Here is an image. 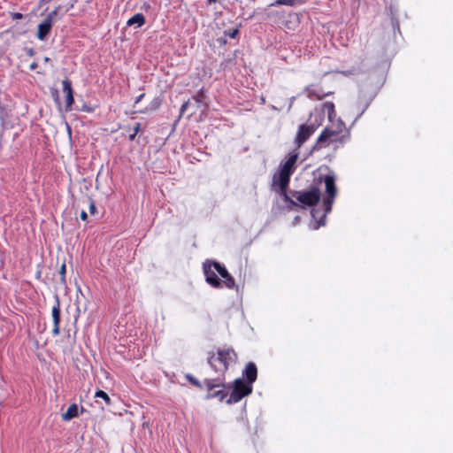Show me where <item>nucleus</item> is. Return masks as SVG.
<instances>
[{
    "mask_svg": "<svg viewBox=\"0 0 453 453\" xmlns=\"http://www.w3.org/2000/svg\"><path fill=\"white\" fill-rule=\"evenodd\" d=\"M298 157L299 152L297 150L290 152L288 157L280 163L278 171L273 174L272 179V189L282 196L283 200L288 203L287 206L288 211H292L294 206L298 205L291 199L287 191L290 176L296 171Z\"/></svg>",
    "mask_w": 453,
    "mask_h": 453,
    "instance_id": "nucleus-1",
    "label": "nucleus"
},
{
    "mask_svg": "<svg viewBox=\"0 0 453 453\" xmlns=\"http://www.w3.org/2000/svg\"><path fill=\"white\" fill-rule=\"evenodd\" d=\"M207 359L210 366L219 373V376L215 379L205 380V386L209 391L216 388H224V374L227 371L229 365L236 361V353L232 348L219 349L217 355L213 352H210Z\"/></svg>",
    "mask_w": 453,
    "mask_h": 453,
    "instance_id": "nucleus-2",
    "label": "nucleus"
},
{
    "mask_svg": "<svg viewBox=\"0 0 453 453\" xmlns=\"http://www.w3.org/2000/svg\"><path fill=\"white\" fill-rule=\"evenodd\" d=\"M203 273L205 275L206 281L213 288H220L222 282L218 278V274L220 275L224 280L223 283L227 288H233L234 287V280L228 273L225 266L218 262L206 261L203 263Z\"/></svg>",
    "mask_w": 453,
    "mask_h": 453,
    "instance_id": "nucleus-3",
    "label": "nucleus"
},
{
    "mask_svg": "<svg viewBox=\"0 0 453 453\" xmlns=\"http://www.w3.org/2000/svg\"><path fill=\"white\" fill-rule=\"evenodd\" d=\"M325 188L326 196L323 200L325 207V214L321 217L320 220L316 222L312 226L313 229H318L326 223V215L332 211L334 200L337 195V188L335 186V178L334 175H326L324 177Z\"/></svg>",
    "mask_w": 453,
    "mask_h": 453,
    "instance_id": "nucleus-4",
    "label": "nucleus"
},
{
    "mask_svg": "<svg viewBox=\"0 0 453 453\" xmlns=\"http://www.w3.org/2000/svg\"><path fill=\"white\" fill-rule=\"evenodd\" d=\"M288 194L290 196L291 199L298 204L297 206H294L293 209L296 207L303 208L304 206L311 207L316 205L319 202L321 196L320 190L317 187L311 188L307 191L292 190L288 192Z\"/></svg>",
    "mask_w": 453,
    "mask_h": 453,
    "instance_id": "nucleus-5",
    "label": "nucleus"
},
{
    "mask_svg": "<svg viewBox=\"0 0 453 453\" xmlns=\"http://www.w3.org/2000/svg\"><path fill=\"white\" fill-rule=\"evenodd\" d=\"M349 137L350 134H341L339 131H335L331 127H326L319 135L316 146L318 149H322L332 143L338 142L340 144H343L345 142L349 140Z\"/></svg>",
    "mask_w": 453,
    "mask_h": 453,
    "instance_id": "nucleus-6",
    "label": "nucleus"
},
{
    "mask_svg": "<svg viewBox=\"0 0 453 453\" xmlns=\"http://www.w3.org/2000/svg\"><path fill=\"white\" fill-rule=\"evenodd\" d=\"M323 106L326 110L327 119L330 123L327 127H331L335 131H339L341 134H350L349 130L346 127L345 123L342 120V119L336 117L334 104L332 102H325Z\"/></svg>",
    "mask_w": 453,
    "mask_h": 453,
    "instance_id": "nucleus-7",
    "label": "nucleus"
},
{
    "mask_svg": "<svg viewBox=\"0 0 453 453\" xmlns=\"http://www.w3.org/2000/svg\"><path fill=\"white\" fill-rule=\"evenodd\" d=\"M252 392L250 383H246L242 379H236L234 382V388L227 399V403H235L241 401L244 396Z\"/></svg>",
    "mask_w": 453,
    "mask_h": 453,
    "instance_id": "nucleus-8",
    "label": "nucleus"
},
{
    "mask_svg": "<svg viewBox=\"0 0 453 453\" xmlns=\"http://www.w3.org/2000/svg\"><path fill=\"white\" fill-rule=\"evenodd\" d=\"M61 6L56 7L47 17L38 25L37 38L40 41H44L50 34L54 20L58 14Z\"/></svg>",
    "mask_w": 453,
    "mask_h": 453,
    "instance_id": "nucleus-9",
    "label": "nucleus"
},
{
    "mask_svg": "<svg viewBox=\"0 0 453 453\" xmlns=\"http://www.w3.org/2000/svg\"><path fill=\"white\" fill-rule=\"evenodd\" d=\"M314 127H311L309 124H303L299 127L295 143L298 148H300L315 132Z\"/></svg>",
    "mask_w": 453,
    "mask_h": 453,
    "instance_id": "nucleus-10",
    "label": "nucleus"
},
{
    "mask_svg": "<svg viewBox=\"0 0 453 453\" xmlns=\"http://www.w3.org/2000/svg\"><path fill=\"white\" fill-rule=\"evenodd\" d=\"M325 112H326V110L324 108L323 104L319 107H316L310 114L307 124L316 130L323 124Z\"/></svg>",
    "mask_w": 453,
    "mask_h": 453,
    "instance_id": "nucleus-11",
    "label": "nucleus"
},
{
    "mask_svg": "<svg viewBox=\"0 0 453 453\" xmlns=\"http://www.w3.org/2000/svg\"><path fill=\"white\" fill-rule=\"evenodd\" d=\"M51 316L53 320L52 334L57 336L60 332V303L57 297L56 303L52 307Z\"/></svg>",
    "mask_w": 453,
    "mask_h": 453,
    "instance_id": "nucleus-12",
    "label": "nucleus"
},
{
    "mask_svg": "<svg viewBox=\"0 0 453 453\" xmlns=\"http://www.w3.org/2000/svg\"><path fill=\"white\" fill-rule=\"evenodd\" d=\"M305 92L307 93V96L311 100H321L325 96H327L332 94V92H323L321 88L312 85L307 86L305 88Z\"/></svg>",
    "mask_w": 453,
    "mask_h": 453,
    "instance_id": "nucleus-13",
    "label": "nucleus"
},
{
    "mask_svg": "<svg viewBox=\"0 0 453 453\" xmlns=\"http://www.w3.org/2000/svg\"><path fill=\"white\" fill-rule=\"evenodd\" d=\"M243 375L247 378L246 383H250L252 386L253 382L257 380V370L254 363H249L243 370Z\"/></svg>",
    "mask_w": 453,
    "mask_h": 453,
    "instance_id": "nucleus-14",
    "label": "nucleus"
},
{
    "mask_svg": "<svg viewBox=\"0 0 453 453\" xmlns=\"http://www.w3.org/2000/svg\"><path fill=\"white\" fill-rule=\"evenodd\" d=\"M145 24V17L142 13H136L127 21V26L141 27Z\"/></svg>",
    "mask_w": 453,
    "mask_h": 453,
    "instance_id": "nucleus-15",
    "label": "nucleus"
},
{
    "mask_svg": "<svg viewBox=\"0 0 453 453\" xmlns=\"http://www.w3.org/2000/svg\"><path fill=\"white\" fill-rule=\"evenodd\" d=\"M76 417H78V405L76 403L71 404L67 411L62 414V419L65 421H69Z\"/></svg>",
    "mask_w": 453,
    "mask_h": 453,
    "instance_id": "nucleus-16",
    "label": "nucleus"
},
{
    "mask_svg": "<svg viewBox=\"0 0 453 453\" xmlns=\"http://www.w3.org/2000/svg\"><path fill=\"white\" fill-rule=\"evenodd\" d=\"M308 0H276L274 3L271 4V6H279V5H286V6H296L301 5L307 2Z\"/></svg>",
    "mask_w": 453,
    "mask_h": 453,
    "instance_id": "nucleus-17",
    "label": "nucleus"
},
{
    "mask_svg": "<svg viewBox=\"0 0 453 453\" xmlns=\"http://www.w3.org/2000/svg\"><path fill=\"white\" fill-rule=\"evenodd\" d=\"M95 397L96 398H101L104 401L105 404L110 406L111 404V400L110 398V396L103 390H97L96 393H95Z\"/></svg>",
    "mask_w": 453,
    "mask_h": 453,
    "instance_id": "nucleus-18",
    "label": "nucleus"
},
{
    "mask_svg": "<svg viewBox=\"0 0 453 453\" xmlns=\"http://www.w3.org/2000/svg\"><path fill=\"white\" fill-rule=\"evenodd\" d=\"M62 85H63V92L65 94V95H72L73 94V88H72V83L69 80H64L62 81Z\"/></svg>",
    "mask_w": 453,
    "mask_h": 453,
    "instance_id": "nucleus-19",
    "label": "nucleus"
},
{
    "mask_svg": "<svg viewBox=\"0 0 453 453\" xmlns=\"http://www.w3.org/2000/svg\"><path fill=\"white\" fill-rule=\"evenodd\" d=\"M206 98V96H205V93L203 89H200L198 92H196V94L193 96V99L197 103V104H202L204 102Z\"/></svg>",
    "mask_w": 453,
    "mask_h": 453,
    "instance_id": "nucleus-20",
    "label": "nucleus"
},
{
    "mask_svg": "<svg viewBox=\"0 0 453 453\" xmlns=\"http://www.w3.org/2000/svg\"><path fill=\"white\" fill-rule=\"evenodd\" d=\"M141 130V123H136L134 127V131L132 134H129V140L130 141H134L135 136L137 135V134L140 132Z\"/></svg>",
    "mask_w": 453,
    "mask_h": 453,
    "instance_id": "nucleus-21",
    "label": "nucleus"
},
{
    "mask_svg": "<svg viewBox=\"0 0 453 453\" xmlns=\"http://www.w3.org/2000/svg\"><path fill=\"white\" fill-rule=\"evenodd\" d=\"M226 395L223 390H219L209 395V397H219L220 401L225 398Z\"/></svg>",
    "mask_w": 453,
    "mask_h": 453,
    "instance_id": "nucleus-22",
    "label": "nucleus"
},
{
    "mask_svg": "<svg viewBox=\"0 0 453 453\" xmlns=\"http://www.w3.org/2000/svg\"><path fill=\"white\" fill-rule=\"evenodd\" d=\"M65 102H66V109L70 110L72 104H73V96L72 95H65Z\"/></svg>",
    "mask_w": 453,
    "mask_h": 453,
    "instance_id": "nucleus-23",
    "label": "nucleus"
},
{
    "mask_svg": "<svg viewBox=\"0 0 453 453\" xmlns=\"http://www.w3.org/2000/svg\"><path fill=\"white\" fill-rule=\"evenodd\" d=\"M239 33V30L238 29H234V30H231V31H226L225 32V35L230 38H235L237 36Z\"/></svg>",
    "mask_w": 453,
    "mask_h": 453,
    "instance_id": "nucleus-24",
    "label": "nucleus"
},
{
    "mask_svg": "<svg viewBox=\"0 0 453 453\" xmlns=\"http://www.w3.org/2000/svg\"><path fill=\"white\" fill-rule=\"evenodd\" d=\"M88 202H89V212H90V214L94 215L96 212L95 202L90 198L88 199Z\"/></svg>",
    "mask_w": 453,
    "mask_h": 453,
    "instance_id": "nucleus-25",
    "label": "nucleus"
},
{
    "mask_svg": "<svg viewBox=\"0 0 453 453\" xmlns=\"http://www.w3.org/2000/svg\"><path fill=\"white\" fill-rule=\"evenodd\" d=\"M188 380H189V382L196 387H201L200 385V382L196 379L194 378L193 376L191 375H188L187 376Z\"/></svg>",
    "mask_w": 453,
    "mask_h": 453,
    "instance_id": "nucleus-26",
    "label": "nucleus"
},
{
    "mask_svg": "<svg viewBox=\"0 0 453 453\" xmlns=\"http://www.w3.org/2000/svg\"><path fill=\"white\" fill-rule=\"evenodd\" d=\"M188 104H189V101H187V102H185V103L181 105V107H180V114H181V115H182V114L187 111Z\"/></svg>",
    "mask_w": 453,
    "mask_h": 453,
    "instance_id": "nucleus-27",
    "label": "nucleus"
},
{
    "mask_svg": "<svg viewBox=\"0 0 453 453\" xmlns=\"http://www.w3.org/2000/svg\"><path fill=\"white\" fill-rule=\"evenodd\" d=\"M12 17L13 19H22L23 15L19 12H14L12 14Z\"/></svg>",
    "mask_w": 453,
    "mask_h": 453,
    "instance_id": "nucleus-28",
    "label": "nucleus"
},
{
    "mask_svg": "<svg viewBox=\"0 0 453 453\" xmlns=\"http://www.w3.org/2000/svg\"><path fill=\"white\" fill-rule=\"evenodd\" d=\"M80 216H81V219L84 221L87 220V219H88V214L85 211H81Z\"/></svg>",
    "mask_w": 453,
    "mask_h": 453,
    "instance_id": "nucleus-29",
    "label": "nucleus"
},
{
    "mask_svg": "<svg viewBox=\"0 0 453 453\" xmlns=\"http://www.w3.org/2000/svg\"><path fill=\"white\" fill-rule=\"evenodd\" d=\"M144 96V94H141L139 96L136 97L134 101V104H138Z\"/></svg>",
    "mask_w": 453,
    "mask_h": 453,
    "instance_id": "nucleus-30",
    "label": "nucleus"
},
{
    "mask_svg": "<svg viewBox=\"0 0 453 453\" xmlns=\"http://www.w3.org/2000/svg\"><path fill=\"white\" fill-rule=\"evenodd\" d=\"M36 67H37V63H36V62H33V63L30 65L29 69L33 71V70H35V69H36Z\"/></svg>",
    "mask_w": 453,
    "mask_h": 453,
    "instance_id": "nucleus-31",
    "label": "nucleus"
},
{
    "mask_svg": "<svg viewBox=\"0 0 453 453\" xmlns=\"http://www.w3.org/2000/svg\"><path fill=\"white\" fill-rule=\"evenodd\" d=\"M77 2V0H74L73 3H71L70 4H68V7L66 9V12L69 11L70 9H72L73 6H74V4Z\"/></svg>",
    "mask_w": 453,
    "mask_h": 453,
    "instance_id": "nucleus-32",
    "label": "nucleus"
},
{
    "mask_svg": "<svg viewBox=\"0 0 453 453\" xmlns=\"http://www.w3.org/2000/svg\"><path fill=\"white\" fill-rule=\"evenodd\" d=\"M60 273L64 276L65 273V265H63L60 269Z\"/></svg>",
    "mask_w": 453,
    "mask_h": 453,
    "instance_id": "nucleus-33",
    "label": "nucleus"
},
{
    "mask_svg": "<svg viewBox=\"0 0 453 453\" xmlns=\"http://www.w3.org/2000/svg\"><path fill=\"white\" fill-rule=\"evenodd\" d=\"M294 100H295V97H291L290 98V103H289V105H288V111L291 109L292 105H293V103H294Z\"/></svg>",
    "mask_w": 453,
    "mask_h": 453,
    "instance_id": "nucleus-34",
    "label": "nucleus"
},
{
    "mask_svg": "<svg viewBox=\"0 0 453 453\" xmlns=\"http://www.w3.org/2000/svg\"><path fill=\"white\" fill-rule=\"evenodd\" d=\"M365 110L360 111V113L357 115V117L355 119L354 122L357 121V119L364 113Z\"/></svg>",
    "mask_w": 453,
    "mask_h": 453,
    "instance_id": "nucleus-35",
    "label": "nucleus"
},
{
    "mask_svg": "<svg viewBox=\"0 0 453 453\" xmlns=\"http://www.w3.org/2000/svg\"><path fill=\"white\" fill-rule=\"evenodd\" d=\"M311 216H312L313 219L316 218V211L315 210L311 211Z\"/></svg>",
    "mask_w": 453,
    "mask_h": 453,
    "instance_id": "nucleus-36",
    "label": "nucleus"
},
{
    "mask_svg": "<svg viewBox=\"0 0 453 453\" xmlns=\"http://www.w3.org/2000/svg\"><path fill=\"white\" fill-rule=\"evenodd\" d=\"M43 61H44L45 63L49 62V61H50V58L45 57V58H44V59H43Z\"/></svg>",
    "mask_w": 453,
    "mask_h": 453,
    "instance_id": "nucleus-37",
    "label": "nucleus"
},
{
    "mask_svg": "<svg viewBox=\"0 0 453 453\" xmlns=\"http://www.w3.org/2000/svg\"><path fill=\"white\" fill-rule=\"evenodd\" d=\"M216 2H217V0H208V3H209V4L216 3Z\"/></svg>",
    "mask_w": 453,
    "mask_h": 453,
    "instance_id": "nucleus-38",
    "label": "nucleus"
},
{
    "mask_svg": "<svg viewBox=\"0 0 453 453\" xmlns=\"http://www.w3.org/2000/svg\"><path fill=\"white\" fill-rule=\"evenodd\" d=\"M157 104H155L153 106V109H157Z\"/></svg>",
    "mask_w": 453,
    "mask_h": 453,
    "instance_id": "nucleus-39",
    "label": "nucleus"
}]
</instances>
